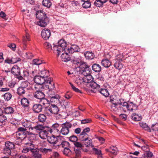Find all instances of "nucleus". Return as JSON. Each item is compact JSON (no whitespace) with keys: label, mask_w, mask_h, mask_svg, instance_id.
<instances>
[{"label":"nucleus","mask_w":158,"mask_h":158,"mask_svg":"<svg viewBox=\"0 0 158 158\" xmlns=\"http://www.w3.org/2000/svg\"><path fill=\"white\" fill-rule=\"evenodd\" d=\"M102 65L105 68H108L111 65V62L107 59L102 60L101 61Z\"/></svg>","instance_id":"cd10ccee"},{"label":"nucleus","mask_w":158,"mask_h":158,"mask_svg":"<svg viewBox=\"0 0 158 158\" xmlns=\"http://www.w3.org/2000/svg\"><path fill=\"white\" fill-rule=\"evenodd\" d=\"M58 45H55L53 47L54 52L56 53L58 56L63 51L65 52L67 51L69 53L71 54L78 52L79 47L76 45H72L70 48H66L67 44L64 39H61L58 42Z\"/></svg>","instance_id":"f257e3e1"},{"label":"nucleus","mask_w":158,"mask_h":158,"mask_svg":"<svg viewBox=\"0 0 158 158\" xmlns=\"http://www.w3.org/2000/svg\"><path fill=\"white\" fill-rule=\"evenodd\" d=\"M23 140L18 137H16L15 140V143L17 145H19L22 142Z\"/></svg>","instance_id":"69168bd1"},{"label":"nucleus","mask_w":158,"mask_h":158,"mask_svg":"<svg viewBox=\"0 0 158 158\" xmlns=\"http://www.w3.org/2000/svg\"><path fill=\"white\" fill-rule=\"evenodd\" d=\"M124 101V99L122 98H118L115 95L110 96V101L112 104L118 103L120 105V102L123 103Z\"/></svg>","instance_id":"f8f14e48"},{"label":"nucleus","mask_w":158,"mask_h":158,"mask_svg":"<svg viewBox=\"0 0 158 158\" xmlns=\"http://www.w3.org/2000/svg\"><path fill=\"white\" fill-rule=\"evenodd\" d=\"M26 36L23 38V44L25 45H26V43L27 41H30V36L29 34L27 33L26 31Z\"/></svg>","instance_id":"6e6d98bb"},{"label":"nucleus","mask_w":158,"mask_h":158,"mask_svg":"<svg viewBox=\"0 0 158 158\" xmlns=\"http://www.w3.org/2000/svg\"><path fill=\"white\" fill-rule=\"evenodd\" d=\"M60 146H61L64 148H66L69 147V143L68 142L64 140L62 143H61Z\"/></svg>","instance_id":"e2e57ef3"},{"label":"nucleus","mask_w":158,"mask_h":158,"mask_svg":"<svg viewBox=\"0 0 158 158\" xmlns=\"http://www.w3.org/2000/svg\"><path fill=\"white\" fill-rule=\"evenodd\" d=\"M21 104L22 106L24 107L25 110L29 111V100L26 98H23L21 99Z\"/></svg>","instance_id":"4468645a"},{"label":"nucleus","mask_w":158,"mask_h":158,"mask_svg":"<svg viewBox=\"0 0 158 158\" xmlns=\"http://www.w3.org/2000/svg\"><path fill=\"white\" fill-rule=\"evenodd\" d=\"M62 128L60 132L63 135H68L69 132V129L72 127V124L70 123L66 122L62 124Z\"/></svg>","instance_id":"423d86ee"},{"label":"nucleus","mask_w":158,"mask_h":158,"mask_svg":"<svg viewBox=\"0 0 158 158\" xmlns=\"http://www.w3.org/2000/svg\"><path fill=\"white\" fill-rule=\"evenodd\" d=\"M151 127L152 130L153 131L158 130V123H157L155 124H152Z\"/></svg>","instance_id":"338daca9"},{"label":"nucleus","mask_w":158,"mask_h":158,"mask_svg":"<svg viewBox=\"0 0 158 158\" xmlns=\"http://www.w3.org/2000/svg\"><path fill=\"white\" fill-rule=\"evenodd\" d=\"M11 150L10 149L5 146L3 151V153L7 156L10 155L11 154Z\"/></svg>","instance_id":"a18cd8bd"},{"label":"nucleus","mask_w":158,"mask_h":158,"mask_svg":"<svg viewBox=\"0 0 158 158\" xmlns=\"http://www.w3.org/2000/svg\"><path fill=\"white\" fill-rule=\"evenodd\" d=\"M40 102L43 105L47 106L48 104L49 103V101L44 98L40 100Z\"/></svg>","instance_id":"864d4df0"},{"label":"nucleus","mask_w":158,"mask_h":158,"mask_svg":"<svg viewBox=\"0 0 158 158\" xmlns=\"http://www.w3.org/2000/svg\"><path fill=\"white\" fill-rule=\"evenodd\" d=\"M7 117L3 114V113L0 114V123H3L6 122Z\"/></svg>","instance_id":"603ef678"},{"label":"nucleus","mask_w":158,"mask_h":158,"mask_svg":"<svg viewBox=\"0 0 158 158\" xmlns=\"http://www.w3.org/2000/svg\"><path fill=\"white\" fill-rule=\"evenodd\" d=\"M3 113H4L5 114H6L12 115L14 113L15 111L14 108L10 106H8L6 107H4L3 108Z\"/></svg>","instance_id":"dca6fc26"},{"label":"nucleus","mask_w":158,"mask_h":158,"mask_svg":"<svg viewBox=\"0 0 158 158\" xmlns=\"http://www.w3.org/2000/svg\"><path fill=\"white\" fill-rule=\"evenodd\" d=\"M81 74L85 76L91 74V69L89 67L86 68L81 70Z\"/></svg>","instance_id":"c9c22d12"},{"label":"nucleus","mask_w":158,"mask_h":158,"mask_svg":"<svg viewBox=\"0 0 158 158\" xmlns=\"http://www.w3.org/2000/svg\"><path fill=\"white\" fill-rule=\"evenodd\" d=\"M40 75L41 77H44V79H47L48 77L49 76V71L46 69L42 70L40 72Z\"/></svg>","instance_id":"473e14b6"},{"label":"nucleus","mask_w":158,"mask_h":158,"mask_svg":"<svg viewBox=\"0 0 158 158\" xmlns=\"http://www.w3.org/2000/svg\"><path fill=\"white\" fill-rule=\"evenodd\" d=\"M118 103L112 104L111 106V110L115 112H117L119 110L122 109L123 107L122 106H120L118 107Z\"/></svg>","instance_id":"2f4dec72"},{"label":"nucleus","mask_w":158,"mask_h":158,"mask_svg":"<svg viewBox=\"0 0 158 158\" xmlns=\"http://www.w3.org/2000/svg\"><path fill=\"white\" fill-rule=\"evenodd\" d=\"M75 83L79 85H86L84 78H83L81 77H76L75 80Z\"/></svg>","instance_id":"412c9836"},{"label":"nucleus","mask_w":158,"mask_h":158,"mask_svg":"<svg viewBox=\"0 0 158 158\" xmlns=\"http://www.w3.org/2000/svg\"><path fill=\"white\" fill-rule=\"evenodd\" d=\"M44 127H43L42 125H37L34 127H30V128L32 130L34 129L35 131L38 130L41 131L43 130V129L44 128Z\"/></svg>","instance_id":"49530a36"},{"label":"nucleus","mask_w":158,"mask_h":158,"mask_svg":"<svg viewBox=\"0 0 158 158\" xmlns=\"http://www.w3.org/2000/svg\"><path fill=\"white\" fill-rule=\"evenodd\" d=\"M24 88H25V87H19L17 89V93L18 94L21 95L24 94L25 92L24 89Z\"/></svg>","instance_id":"09e8293b"},{"label":"nucleus","mask_w":158,"mask_h":158,"mask_svg":"<svg viewBox=\"0 0 158 158\" xmlns=\"http://www.w3.org/2000/svg\"><path fill=\"white\" fill-rule=\"evenodd\" d=\"M84 55L86 59H92L94 57V54L92 52H86L84 53Z\"/></svg>","instance_id":"f704fd0d"},{"label":"nucleus","mask_w":158,"mask_h":158,"mask_svg":"<svg viewBox=\"0 0 158 158\" xmlns=\"http://www.w3.org/2000/svg\"><path fill=\"white\" fill-rule=\"evenodd\" d=\"M41 35L43 39L45 40H47L51 35L50 31L49 29H44L42 31Z\"/></svg>","instance_id":"2eb2a0df"},{"label":"nucleus","mask_w":158,"mask_h":158,"mask_svg":"<svg viewBox=\"0 0 158 158\" xmlns=\"http://www.w3.org/2000/svg\"><path fill=\"white\" fill-rule=\"evenodd\" d=\"M89 67V66L87 65L86 63L81 61L80 64L78 66V67L81 69V70L83 69H85L86 68Z\"/></svg>","instance_id":"8fccbe9b"},{"label":"nucleus","mask_w":158,"mask_h":158,"mask_svg":"<svg viewBox=\"0 0 158 158\" xmlns=\"http://www.w3.org/2000/svg\"><path fill=\"white\" fill-rule=\"evenodd\" d=\"M42 4L43 6L47 8H50L52 5V3L50 0H43Z\"/></svg>","instance_id":"bb28decb"},{"label":"nucleus","mask_w":158,"mask_h":158,"mask_svg":"<svg viewBox=\"0 0 158 158\" xmlns=\"http://www.w3.org/2000/svg\"><path fill=\"white\" fill-rule=\"evenodd\" d=\"M92 142V139L90 138L87 142L85 141L84 144L86 147H88L91 145Z\"/></svg>","instance_id":"0e129e2a"},{"label":"nucleus","mask_w":158,"mask_h":158,"mask_svg":"<svg viewBox=\"0 0 158 158\" xmlns=\"http://www.w3.org/2000/svg\"><path fill=\"white\" fill-rule=\"evenodd\" d=\"M104 78L102 77H99L91 83V91L93 93H97L98 89L101 87L104 81Z\"/></svg>","instance_id":"39448f33"},{"label":"nucleus","mask_w":158,"mask_h":158,"mask_svg":"<svg viewBox=\"0 0 158 158\" xmlns=\"http://www.w3.org/2000/svg\"><path fill=\"white\" fill-rule=\"evenodd\" d=\"M91 5L90 2L88 1L84 2L82 5V6L84 8H88Z\"/></svg>","instance_id":"680f3d73"},{"label":"nucleus","mask_w":158,"mask_h":158,"mask_svg":"<svg viewBox=\"0 0 158 158\" xmlns=\"http://www.w3.org/2000/svg\"><path fill=\"white\" fill-rule=\"evenodd\" d=\"M46 116L44 114H40L38 116V120L39 122H44L46 119Z\"/></svg>","instance_id":"4c0bfd02"},{"label":"nucleus","mask_w":158,"mask_h":158,"mask_svg":"<svg viewBox=\"0 0 158 158\" xmlns=\"http://www.w3.org/2000/svg\"><path fill=\"white\" fill-rule=\"evenodd\" d=\"M85 77L84 78L85 81L86 85L87 84H89V85L91 87V83L93 81V78L92 76L91 75V74L85 76Z\"/></svg>","instance_id":"a211bd4d"},{"label":"nucleus","mask_w":158,"mask_h":158,"mask_svg":"<svg viewBox=\"0 0 158 158\" xmlns=\"http://www.w3.org/2000/svg\"><path fill=\"white\" fill-rule=\"evenodd\" d=\"M59 125L58 123H56L54 124L51 127H50V133H55L56 132H60L58 129Z\"/></svg>","instance_id":"5701e85b"},{"label":"nucleus","mask_w":158,"mask_h":158,"mask_svg":"<svg viewBox=\"0 0 158 158\" xmlns=\"http://www.w3.org/2000/svg\"><path fill=\"white\" fill-rule=\"evenodd\" d=\"M48 110L52 114H58L59 110L57 105L52 104L48 108Z\"/></svg>","instance_id":"ddd939ff"},{"label":"nucleus","mask_w":158,"mask_h":158,"mask_svg":"<svg viewBox=\"0 0 158 158\" xmlns=\"http://www.w3.org/2000/svg\"><path fill=\"white\" fill-rule=\"evenodd\" d=\"M89 135L87 133L81 132L79 135V138L81 141H86L88 139Z\"/></svg>","instance_id":"c85d7f7f"},{"label":"nucleus","mask_w":158,"mask_h":158,"mask_svg":"<svg viewBox=\"0 0 158 158\" xmlns=\"http://www.w3.org/2000/svg\"><path fill=\"white\" fill-rule=\"evenodd\" d=\"M143 155H144L145 158H151L153 156L152 152H148L147 153H144Z\"/></svg>","instance_id":"bf43d9fd"},{"label":"nucleus","mask_w":158,"mask_h":158,"mask_svg":"<svg viewBox=\"0 0 158 158\" xmlns=\"http://www.w3.org/2000/svg\"><path fill=\"white\" fill-rule=\"evenodd\" d=\"M117 61L114 64V66L116 69L119 70L121 69L123 66V64L120 62L122 61V60L118 57L117 58Z\"/></svg>","instance_id":"4be33fe9"},{"label":"nucleus","mask_w":158,"mask_h":158,"mask_svg":"<svg viewBox=\"0 0 158 158\" xmlns=\"http://www.w3.org/2000/svg\"><path fill=\"white\" fill-rule=\"evenodd\" d=\"M50 102L52 104L57 105L60 103V97L57 94H53L49 96Z\"/></svg>","instance_id":"9b49d317"},{"label":"nucleus","mask_w":158,"mask_h":158,"mask_svg":"<svg viewBox=\"0 0 158 158\" xmlns=\"http://www.w3.org/2000/svg\"><path fill=\"white\" fill-rule=\"evenodd\" d=\"M92 69L93 70L96 72H100L102 69L101 66L98 64H94L92 66Z\"/></svg>","instance_id":"72a5a7b5"},{"label":"nucleus","mask_w":158,"mask_h":158,"mask_svg":"<svg viewBox=\"0 0 158 158\" xmlns=\"http://www.w3.org/2000/svg\"><path fill=\"white\" fill-rule=\"evenodd\" d=\"M11 72L15 76H19L20 74V68L17 65H14L12 68Z\"/></svg>","instance_id":"f3484780"},{"label":"nucleus","mask_w":158,"mask_h":158,"mask_svg":"<svg viewBox=\"0 0 158 158\" xmlns=\"http://www.w3.org/2000/svg\"><path fill=\"white\" fill-rule=\"evenodd\" d=\"M30 127H20L15 133L16 137H18L23 140L26 138L28 140L30 139Z\"/></svg>","instance_id":"20e7f679"},{"label":"nucleus","mask_w":158,"mask_h":158,"mask_svg":"<svg viewBox=\"0 0 158 158\" xmlns=\"http://www.w3.org/2000/svg\"><path fill=\"white\" fill-rule=\"evenodd\" d=\"M35 15L36 18L39 20L37 24L41 27H45L49 22L45 12L43 10H39L36 11Z\"/></svg>","instance_id":"f03ea898"},{"label":"nucleus","mask_w":158,"mask_h":158,"mask_svg":"<svg viewBox=\"0 0 158 158\" xmlns=\"http://www.w3.org/2000/svg\"><path fill=\"white\" fill-rule=\"evenodd\" d=\"M131 118L135 121H137L141 120L142 117L138 114L133 113L131 115Z\"/></svg>","instance_id":"e433bc0d"},{"label":"nucleus","mask_w":158,"mask_h":158,"mask_svg":"<svg viewBox=\"0 0 158 158\" xmlns=\"http://www.w3.org/2000/svg\"><path fill=\"white\" fill-rule=\"evenodd\" d=\"M25 13L23 15V17L24 19H29L30 18V14L29 13V10H22Z\"/></svg>","instance_id":"5fc2aeb1"},{"label":"nucleus","mask_w":158,"mask_h":158,"mask_svg":"<svg viewBox=\"0 0 158 158\" xmlns=\"http://www.w3.org/2000/svg\"><path fill=\"white\" fill-rule=\"evenodd\" d=\"M46 80L40 76H35L33 79L35 83L30 84V90L34 89H37L41 88V89H44L45 85H44V83H45Z\"/></svg>","instance_id":"7ed1b4c3"},{"label":"nucleus","mask_w":158,"mask_h":158,"mask_svg":"<svg viewBox=\"0 0 158 158\" xmlns=\"http://www.w3.org/2000/svg\"><path fill=\"white\" fill-rule=\"evenodd\" d=\"M72 60L73 61V63L77 64V67H78L79 64H80L81 62V61L80 59L77 58V57H74V58H73Z\"/></svg>","instance_id":"de8ad7c7"},{"label":"nucleus","mask_w":158,"mask_h":158,"mask_svg":"<svg viewBox=\"0 0 158 158\" xmlns=\"http://www.w3.org/2000/svg\"><path fill=\"white\" fill-rule=\"evenodd\" d=\"M120 102V105L123 107H126L128 110L132 111L133 110V107L132 106L130 103V102L128 103L124 100L123 103L121 102Z\"/></svg>","instance_id":"6ab92c4d"},{"label":"nucleus","mask_w":158,"mask_h":158,"mask_svg":"<svg viewBox=\"0 0 158 158\" xmlns=\"http://www.w3.org/2000/svg\"><path fill=\"white\" fill-rule=\"evenodd\" d=\"M57 140H56V143H58V145L60 146L61 143L64 141V137L62 136H58L56 137Z\"/></svg>","instance_id":"c03bdc74"},{"label":"nucleus","mask_w":158,"mask_h":158,"mask_svg":"<svg viewBox=\"0 0 158 158\" xmlns=\"http://www.w3.org/2000/svg\"><path fill=\"white\" fill-rule=\"evenodd\" d=\"M47 140L49 143L54 144L56 143V140H57L56 137L55 135H53L52 136H49L47 137Z\"/></svg>","instance_id":"a878e982"},{"label":"nucleus","mask_w":158,"mask_h":158,"mask_svg":"<svg viewBox=\"0 0 158 158\" xmlns=\"http://www.w3.org/2000/svg\"><path fill=\"white\" fill-rule=\"evenodd\" d=\"M5 146L12 150L14 148L15 145L13 143L10 141H7L5 143Z\"/></svg>","instance_id":"ea45409f"},{"label":"nucleus","mask_w":158,"mask_h":158,"mask_svg":"<svg viewBox=\"0 0 158 158\" xmlns=\"http://www.w3.org/2000/svg\"><path fill=\"white\" fill-rule=\"evenodd\" d=\"M64 154L67 156L71 154V151L69 149V147L64 148L63 151Z\"/></svg>","instance_id":"13d9d810"},{"label":"nucleus","mask_w":158,"mask_h":158,"mask_svg":"<svg viewBox=\"0 0 158 158\" xmlns=\"http://www.w3.org/2000/svg\"><path fill=\"white\" fill-rule=\"evenodd\" d=\"M42 63V61L41 60L36 59L32 60L31 64L33 67L34 65H38L41 64Z\"/></svg>","instance_id":"37998d69"},{"label":"nucleus","mask_w":158,"mask_h":158,"mask_svg":"<svg viewBox=\"0 0 158 158\" xmlns=\"http://www.w3.org/2000/svg\"><path fill=\"white\" fill-rule=\"evenodd\" d=\"M48 78V79H46L45 81L44 85V89H48L49 90L55 88L54 84V82L51 80V78Z\"/></svg>","instance_id":"9d476101"},{"label":"nucleus","mask_w":158,"mask_h":158,"mask_svg":"<svg viewBox=\"0 0 158 158\" xmlns=\"http://www.w3.org/2000/svg\"><path fill=\"white\" fill-rule=\"evenodd\" d=\"M30 151L32 153L33 158H41V155L39 153L37 147L30 143Z\"/></svg>","instance_id":"6e6552de"},{"label":"nucleus","mask_w":158,"mask_h":158,"mask_svg":"<svg viewBox=\"0 0 158 158\" xmlns=\"http://www.w3.org/2000/svg\"><path fill=\"white\" fill-rule=\"evenodd\" d=\"M106 150L107 152H110L114 154H116L117 148L116 147L113 146L110 147L109 149H106Z\"/></svg>","instance_id":"a19ab883"},{"label":"nucleus","mask_w":158,"mask_h":158,"mask_svg":"<svg viewBox=\"0 0 158 158\" xmlns=\"http://www.w3.org/2000/svg\"><path fill=\"white\" fill-rule=\"evenodd\" d=\"M36 134L35 133H33L30 132V142L33 143V140H35L36 139Z\"/></svg>","instance_id":"052dcab7"},{"label":"nucleus","mask_w":158,"mask_h":158,"mask_svg":"<svg viewBox=\"0 0 158 158\" xmlns=\"http://www.w3.org/2000/svg\"><path fill=\"white\" fill-rule=\"evenodd\" d=\"M66 53H62L61 57L62 61L64 62H68L70 60V58L68 55L67 52Z\"/></svg>","instance_id":"393cba45"},{"label":"nucleus","mask_w":158,"mask_h":158,"mask_svg":"<svg viewBox=\"0 0 158 158\" xmlns=\"http://www.w3.org/2000/svg\"><path fill=\"white\" fill-rule=\"evenodd\" d=\"M50 127H45L43 130L40 131L39 133V135L40 137L42 139H45L48 134L50 133Z\"/></svg>","instance_id":"1a4fd4ad"},{"label":"nucleus","mask_w":158,"mask_h":158,"mask_svg":"<svg viewBox=\"0 0 158 158\" xmlns=\"http://www.w3.org/2000/svg\"><path fill=\"white\" fill-rule=\"evenodd\" d=\"M11 61L12 62V64L16 63L19 61L21 60V59L15 56H14L11 58Z\"/></svg>","instance_id":"3c124183"},{"label":"nucleus","mask_w":158,"mask_h":158,"mask_svg":"<svg viewBox=\"0 0 158 158\" xmlns=\"http://www.w3.org/2000/svg\"><path fill=\"white\" fill-rule=\"evenodd\" d=\"M42 107L41 105L37 104L33 105L32 110L33 112L36 113H39L42 111Z\"/></svg>","instance_id":"aec40b11"},{"label":"nucleus","mask_w":158,"mask_h":158,"mask_svg":"<svg viewBox=\"0 0 158 158\" xmlns=\"http://www.w3.org/2000/svg\"><path fill=\"white\" fill-rule=\"evenodd\" d=\"M59 154L57 152H52V158H59Z\"/></svg>","instance_id":"774afa93"},{"label":"nucleus","mask_w":158,"mask_h":158,"mask_svg":"<svg viewBox=\"0 0 158 158\" xmlns=\"http://www.w3.org/2000/svg\"><path fill=\"white\" fill-rule=\"evenodd\" d=\"M107 1V0H96L94 3L97 7H101L103 6V4Z\"/></svg>","instance_id":"7c9ffc66"},{"label":"nucleus","mask_w":158,"mask_h":158,"mask_svg":"<svg viewBox=\"0 0 158 158\" xmlns=\"http://www.w3.org/2000/svg\"><path fill=\"white\" fill-rule=\"evenodd\" d=\"M99 90L97 92L101 93L103 96L105 97H108L109 96L110 94L108 92V90L106 88H102L101 87L99 89H98Z\"/></svg>","instance_id":"b1692460"},{"label":"nucleus","mask_w":158,"mask_h":158,"mask_svg":"<svg viewBox=\"0 0 158 158\" xmlns=\"http://www.w3.org/2000/svg\"><path fill=\"white\" fill-rule=\"evenodd\" d=\"M3 97L5 101H8L11 99L12 95L10 93L7 92L3 95Z\"/></svg>","instance_id":"58836bf2"},{"label":"nucleus","mask_w":158,"mask_h":158,"mask_svg":"<svg viewBox=\"0 0 158 158\" xmlns=\"http://www.w3.org/2000/svg\"><path fill=\"white\" fill-rule=\"evenodd\" d=\"M43 89H41V88H38L37 89H31L30 92L33 93L35 98L41 100L44 98L45 96L44 94L41 91Z\"/></svg>","instance_id":"0eeeda50"},{"label":"nucleus","mask_w":158,"mask_h":158,"mask_svg":"<svg viewBox=\"0 0 158 158\" xmlns=\"http://www.w3.org/2000/svg\"><path fill=\"white\" fill-rule=\"evenodd\" d=\"M139 124L140 126L145 130L149 132L151 131L150 128L146 123L141 122L139 123Z\"/></svg>","instance_id":"c756f323"},{"label":"nucleus","mask_w":158,"mask_h":158,"mask_svg":"<svg viewBox=\"0 0 158 158\" xmlns=\"http://www.w3.org/2000/svg\"><path fill=\"white\" fill-rule=\"evenodd\" d=\"M44 46L49 52H50L52 49V46L49 43L47 42H45L44 43Z\"/></svg>","instance_id":"79ce46f5"},{"label":"nucleus","mask_w":158,"mask_h":158,"mask_svg":"<svg viewBox=\"0 0 158 158\" xmlns=\"http://www.w3.org/2000/svg\"><path fill=\"white\" fill-rule=\"evenodd\" d=\"M69 140L70 141L73 142L74 143L78 140V138L76 136L73 135L69 137Z\"/></svg>","instance_id":"4d7b16f0"}]
</instances>
